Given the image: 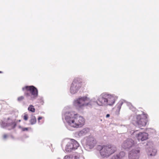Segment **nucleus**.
Here are the masks:
<instances>
[{"label": "nucleus", "mask_w": 159, "mask_h": 159, "mask_svg": "<svg viewBox=\"0 0 159 159\" xmlns=\"http://www.w3.org/2000/svg\"><path fill=\"white\" fill-rule=\"evenodd\" d=\"M147 154L149 157L154 156L156 154L157 150L156 149L152 148H149L147 150Z\"/></svg>", "instance_id": "obj_13"}, {"label": "nucleus", "mask_w": 159, "mask_h": 159, "mask_svg": "<svg viewBox=\"0 0 159 159\" xmlns=\"http://www.w3.org/2000/svg\"><path fill=\"white\" fill-rule=\"evenodd\" d=\"M79 146V144L77 141L71 139L66 144L65 150L67 152H71L77 149Z\"/></svg>", "instance_id": "obj_6"}, {"label": "nucleus", "mask_w": 159, "mask_h": 159, "mask_svg": "<svg viewBox=\"0 0 159 159\" xmlns=\"http://www.w3.org/2000/svg\"><path fill=\"white\" fill-rule=\"evenodd\" d=\"M7 137V134H4L3 135V138L4 139H6Z\"/></svg>", "instance_id": "obj_26"}, {"label": "nucleus", "mask_w": 159, "mask_h": 159, "mask_svg": "<svg viewBox=\"0 0 159 159\" xmlns=\"http://www.w3.org/2000/svg\"><path fill=\"white\" fill-rule=\"evenodd\" d=\"M36 121V118L35 116L32 117L30 120V122L31 125H33L35 123Z\"/></svg>", "instance_id": "obj_17"}, {"label": "nucleus", "mask_w": 159, "mask_h": 159, "mask_svg": "<svg viewBox=\"0 0 159 159\" xmlns=\"http://www.w3.org/2000/svg\"><path fill=\"white\" fill-rule=\"evenodd\" d=\"M140 151V149L139 148L133 149L129 152V159H139Z\"/></svg>", "instance_id": "obj_10"}, {"label": "nucleus", "mask_w": 159, "mask_h": 159, "mask_svg": "<svg viewBox=\"0 0 159 159\" xmlns=\"http://www.w3.org/2000/svg\"><path fill=\"white\" fill-rule=\"evenodd\" d=\"M147 115L145 114L139 115L136 117V122L139 127L145 126L147 121Z\"/></svg>", "instance_id": "obj_7"}, {"label": "nucleus", "mask_w": 159, "mask_h": 159, "mask_svg": "<svg viewBox=\"0 0 159 159\" xmlns=\"http://www.w3.org/2000/svg\"><path fill=\"white\" fill-rule=\"evenodd\" d=\"M89 101V98L84 97L79 98L74 100V105L78 109L83 108L84 107L88 105L87 101Z\"/></svg>", "instance_id": "obj_5"}, {"label": "nucleus", "mask_w": 159, "mask_h": 159, "mask_svg": "<svg viewBox=\"0 0 159 159\" xmlns=\"http://www.w3.org/2000/svg\"><path fill=\"white\" fill-rule=\"evenodd\" d=\"M89 131L88 128H85L77 132V134L79 136H82L85 135Z\"/></svg>", "instance_id": "obj_14"}, {"label": "nucleus", "mask_w": 159, "mask_h": 159, "mask_svg": "<svg viewBox=\"0 0 159 159\" xmlns=\"http://www.w3.org/2000/svg\"><path fill=\"white\" fill-rule=\"evenodd\" d=\"M42 117L41 116L40 117H39L38 118V120H41L42 119Z\"/></svg>", "instance_id": "obj_29"}, {"label": "nucleus", "mask_w": 159, "mask_h": 159, "mask_svg": "<svg viewBox=\"0 0 159 159\" xmlns=\"http://www.w3.org/2000/svg\"><path fill=\"white\" fill-rule=\"evenodd\" d=\"M87 102L88 103V105H111L114 103L115 100L114 97L111 95L103 93L98 98L97 96H96L91 100L89 98V101H87Z\"/></svg>", "instance_id": "obj_1"}, {"label": "nucleus", "mask_w": 159, "mask_h": 159, "mask_svg": "<svg viewBox=\"0 0 159 159\" xmlns=\"http://www.w3.org/2000/svg\"><path fill=\"white\" fill-rule=\"evenodd\" d=\"M116 150V147L111 145L104 146L100 152L101 156L104 157H108L114 153Z\"/></svg>", "instance_id": "obj_4"}, {"label": "nucleus", "mask_w": 159, "mask_h": 159, "mask_svg": "<svg viewBox=\"0 0 159 159\" xmlns=\"http://www.w3.org/2000/svg\"><path fill=\"white\" fill-rule=\"evenodd\" d=\"M18 121H19V122H20V120H18Z\"/></svg>", "instance_id": "obj_31"}, {"label": "nucleus", "mask_w": 159, "mask_h": 159, "mask_svg": "<svg viewBox=\"0 0 159 159\" xmlns=\"http://www.w3.org/2000/svg\"><path fill=\"white\" fill-rule=\"evenodd\" d=\"M24 99V97L21 96L18 98L17 100L18 101H21Z\"/></svg>", "instance_id": "obj_23"}, {"label": "nucleus", "mask_w": 159, "mask_h": 159, "mask_svg": "<svg viewBox=\"0 0 159 159\" xmlns=\"http://www.w3.org/2000/svg\"><path fill=\"white\" fill-rule=\"evenodd\" d=\"M103 146H102L101 145H98L97 146V149L98 150L100 151V152H101V151L102 148Z\"/></svg>", "instance_id": "obj_22"}, {"label": "nucleus", "mask_w": 159, "mask_h": 159, "mask_svg": "<svg viewBox=\"0 0 159 159\" xmlns=\"http://www.w3.org/2000/svg\"><path fill=\"white\" fill-rule=\"evenodd\" d=\"M125 155V153L124 152H120V157H123Z\"/></svg>", "instance_id": "obj_21"}, {"label": "nucleus", "mask_w": 159, "mask_h": 159, "mask_svg": "<svg viewBox=\"0 0 159 159\" xmlns=\"http://www.w3.org/2000/svg\"><path fill=\"white\" fill-rule=\"evenodd\" d=\"M9 118H8V120H9Z\"/></svg>", "instance_id": "obj_34"}, {"label": "nucleus", "mask_w": 159, "mask_h": 159, "mask_svg": "<svg viewBox=\"0 0 159 159\" xmlns=\"http://www.w3.org/2000/svg\"><path fill=\"white\" fill-rule=\"evenodd\" d=\"M7 123H5L2 122V123L1 124V125L2 127L4 128L5 127H7Z\"/></svg>", "instance_id": "obj_20"}, {"label": "nucleus", "mask_w": 159, "mask_h": 159, "mask_svg": "<svg viewBox=\"0 0 159 159\" xmlns=\"http://www.w3.org/2000/svg\"><path fill=\"white\" fill-rule=\"evenodd\" d=\"M97 143V141L95 138L91 136L88 137L86 142V147L90 149L93 148Z\"/></svg>", "instance_id": "obj_8"}, {"label": "nucleus", "mask_w": 159, "mask_h": 159, "mask_svg": "<svg viewBox=\"0 0 159 159\" xmlns=\"http://www.w3.org/2000/svg\"><path fill=\"white\" fill-rule=\"evenodd\" d=\"M16 125V123L15 122H13L11 121L10 122L7 123V127H8V129L10 130L15 128Z\"/></svg>", "instance_id": "obj_15"}, {"label": "nucleus", "mask_w": 159, "mask_h": 159, "mask_svg": "<svg viewBox=\"0 0 159 159\" xmlns=\"http://www.w3.org/2000/svg\"><path fill=\"white\" fill-rule=\"evenodd\" d=\"M28 116L27 114H25L24 116V119L25 120H27L28 119Z\"/></svg>", "instance_id": "obj_24"}, {"label": "nucleus", "mask_w": 159, "mask_h": 159, "mask_svg": "<svg viewBox=\"0 0 159 159\" xmlns=\"http://www.w3.org/2000/svg\"><path fill=\"white\" fill-rule=\"evenodd\" d=\"M2 73V71H0V73Z\"/></svg>", "instance_id": "obj_33"}, {"label": "nucleus", "mask_w": 159, "mask_h": 159, "mask_svg": "<svg viewBox=\"0 0 159 159\" xmlns=\"http://www.w3.org/2000/svg\"><path fill=\"white\" fill-rule=\"evenodd\" d=\"M80 87V84L77 80L75 79L71 85L70 92L72 94H75L77 92Z\"/></svg>", "instance_id": "obj_9"}, {"label": "nucleus", "mask_w": 159, "mask_h": 159, "mask_svg": "<svg viewBox=\"0 0 159 159\" xmlns=\"http://www.w3.org/2000/svg\"><path fill=\"white\" fill-rule=\"evenodd\" d=\"M64 116L68 125L73 127L77 128L84 124L85 120L84 118L73 112H66Z\"/></svg>", "instance_id": "obj_2"}, {"label": "nucleus", "mask_w": 159, "mask_h": 159, "mask_svg": "<svg viewBox=\"0 0 159 159\" xmlns=\"http://www.w3.org/2000/svg\"><path fill=\"white\" fill-rule=\"evenodd\" d=\"M28 109L29 111H31L32 112H34L35 111V109L34 108V106L32 105H30L28 107Z\"/></svg>", "instance_id": "obj_18"}, {"label": "nucleus", "mask_w": 159, "mask_h": 159, "mask_svg": "<svg viewBox=\"0 0 159 159\" xmlns=\"http://www.w3.org/2000/svg\"><path fill=\"white\" fill-rule=\"evenodd\" d=\"M65 159H84L82 157H79L77 156H75V157L71 156H66L65 157H64Z\"/></svg>", "instance_id": "obj_16"}, {"label": "nucleus", "mask_w": 159, "mask_h": 159, "mask_svg": "<svg viewBox=\"0 0 159 159\" xmlns=\"http://www.w3.org/2000/svg\"><path fill=\"white\" fill-rule=\"evenodd\" d=\"M128 104H129L130 105H131V104L130 103H128Z\"/></svg>", "instance_id": "obj_32"}, {"label": "nucleus", "mask_w": 159, "mask_h": 159, "mask_svg": "<svg viewBox=\"0 0 159 159\" xmlns=\"http://www.w3.org/2000/svg\"><path fill=\"white\" fill-rule=\"evenodd\" d=\"M123 101H124L123 100H121V105H122V104L123 103Z\"/></svg>", "instance_id": "obj_30"}, {"label": "nucleus", "mask_w": 159, "mask_h": 159, "mask_svg": "<svg viewBox=\"0 0 159 159\" xmlns=\"http://www.w3.org/2000/svg\"><path fill=\"white\" fill-rule=\"evenodd\" d=\"M26 89V91L25 93V95L26 97L33 100L35 98L38 96V90L37 89L33 86H27L22 88V90H24Z\"/></svg>", "instance_id": "obj_3"}, {"label": "nucleus", "mask_w": 159, "mask_h": 159, "mask_svg": "<svg viewBox=\"0 0 159 159\" xmlns=\"http://www.w3.org/2000/svg\"><path fill=\"white\" fill-rule=\"evenodd\" d=\"M28 130V128H22V130L23 131H27Z\"/></svg>", "instance_id": "obj_25"}, {"label": "nucleus", "mask_w": 159, "mask_h": 159, "mask_svg": "<svg viewBox=\"0 0 159 159\" xmlns=\"http://www.w3.org/2000/svg\"><path fill=\"white\" fill-rule=\"evenodd\" d=\"M110 115L109 114H107L106 116V118H108L110 117Z\"/></svg>", "instance_id": "obj_27"}, {"label": "nucleus", "mask_w": 159, "mask_h": 159, "mask_svg": "<svg viewBox=\"0 0 159 159\" xmlns=\"http://www.w3.org/2000/svg\"><path fill=\"white\" fill-rule=\"evenodd\" d=\"M148 134L146 133H140L137 136V138L138 140L142 141L146 140L148 138Z\"/></svg>", "instance_id": "obj_12"}, {"label": "nucleus", "mask_w": 159, "mask_h": 159, "mask_svg": "<svg viewBox=\"0 0 159 159\" xmlns=\"http://www.w3.org/2000/svg\"><path fill=\"white\" fill-rule=\"evenodd\" d=\"M134 144V141L132 139H128L124 142L122 147L125 149H129L132 147Z\"/></svg>", "instance_id": "obj_11"}, {"label": "nucleus", "mask_w": 159, "mask_h": 159, "mask_svg": "<svg viewBox=\"0 0 159 159\" xmlns=\"http://www.w3.org/2000/svg\"><path fill=\"white\" fill-rule=\"evenodd\" d=\"M131 107H130V109H131V110H132L133 111H134V110L135 109H134V108L132 106H131Z\"/></svg>", "instance_id": "obj_28"}, {"label": "nucleus", "mask_w": 159, "mask_h": 159, "mask_svg": "<svg viewBox=\"0 0 159 159\" xmlns=\"http://www.w3.org/2000/svg\"><path fill=\"white\" fill-rule=\"evenodd\" d=\"M111 159H119V154H117L114 155L111 158Z\"/></svg>", "instance_id": "obj_19"}]
</instances>
